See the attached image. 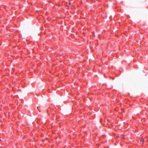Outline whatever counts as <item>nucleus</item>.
Returning <instances> with one entry per match:
<instances>
[{
	"instance_id": "obj_1",
	"label": "nucleus",
	"mask_w": 148,
	"mask_h": 148,
	"mask_svg": "<svg viewBox=\"0 0 148 148\" xmlns=\"http://www.w3.org/2000/svg\"><path fill=\"white\" fill-rule=\"evenodd\" d=\"M144 141H145L144 138H142L140 140V142H142V143L143 144Z\"/></svg>"
},
{
	"instance_id": "obj_2",
	"label": "nucleus",
	"mask_w": 148,
	"mask_h": 148,
	"mask_svg": "<svg viewBox=\"0 0 148 148\" xmlns=\"http://www.w3.org/2000/svg\"><path fill=\"white\" fill-rule=\"evenodd\" d=\"M122 138H124L125 137V135H122Z\"/></svg>"
}]
</instances>
